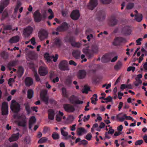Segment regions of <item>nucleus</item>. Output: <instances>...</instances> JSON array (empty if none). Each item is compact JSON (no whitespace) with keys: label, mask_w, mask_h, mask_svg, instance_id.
<instances>
[{"label":"nucleus","mask_w":147,"mask_h":147,"mask_svg":"<svg viewBox=\"0 0 147 147\" xmlns=\"http://www.w3.org/2000/svg\"><path fill=\"white\" fill-rule=\"evenodd\" d=\"M59 69L61 71L68 70L69 69L68 62L65 60H62L59 63Z\"/></svg>","instance_id":"obj_1"},{"label":"nucleus","mask_w":147,"mask_h":147,"mask_svg":"<svg viewBox=\"0 0 147 147\" xmlns=\"http://www.w3.org/2000/svg\"><path fill=\"white\" fill-rule=\"evenodd\" d=\"M69 28L68 24L65 22H63L61 25L58 26L56 29L57 31L63 32L66 31Z\"/></svg>","instance_id":"obj_2"},{"label":"nucleus","mask_w":147,"mask_h":147,"mask_svg":"<svg viewBox=\"0 0 147 147\" xmlns=\"http://www.w3.org/2000/svg\"><path fill=\"white\" fill-rule=\"evenodd\" d=\"M35 22H39L42 20V14L38 10H36L33 14Z\"/></svg>","instance_id":"obj_3"},{"label":"nucleus","mask_w":147,"mask_h":147,"mask_svg":"<svg viewBox=\"0 0 147 147\" xmlns=\"http://www.w3.org/2000/svg\"><path fill=\"white\" fill-rule=\"evenodd\" d=\"M1 113L3 115H7L8 113V104L5 102H3L2 104Z\"/></svg>","instance_id":"obj_4"},{"label":"nucleus","mask_w":147,"mask_h":147,"mask_svg":"<svg viewBox=\"0 0 147 147\" xmlns=\"http://www.w3.org/2000/svg\"><path fill=\"white\" fill-rule=\"evenodd\" d=\"M53 46L60 47L62 45V42L61 38L58 37H56L53 40Z\"/></svg>","instance_id":"obj_5"},{"label":"nucleus","mask_w":147,"mask_h":147,"mask_svg":"<svg viewBox=\"0 0 147 147\" xmlns=\"http://www.w3.org/2000/svg\"><path fill=\"white\" fill-rule=\"evenodd\" d=\"M125 39L123 37H117L114 39V41L113 42V45L114 46L120 45L121 43L125 42Z\"/></svg>","instance_id":"obj_6"},{"label":"nucleus","mask_w":147,"mask_h":147,"mask_svg":"<svg viewBox=\"0 0 147 147\" xmlns=\"http://www.w3.org/2000/svg\"><path fill=\"white\" fill-rule=\"evenodd\" d=\"M33 28L30 26H29L25 28L24 30V34L26 37H28L32 34Z\"/></svg>","instance_id":"obj_7"},{"label":"nucleus","mask_w":147,"mask_h":147,"mask_svg":"<svg viewBox=\"0 0 147 147\" xmlns=\"http://www.w3.org/2000/svg\"><path fill=\"white\" fill-rule=\"evenodd\" d=\"M80 16L79 10L76 9L73 11L70 15L71 18L74 20H78Z\"/></svg>","instance_id":"obj_8"},{"label":"nucleus","mask_w":147,"mask_h":147,"mask_svg":"<svg viewBox=\"0 0 147 147\" xmlns=\"http://www.w3.org/2000/svg\"><path fill=\"white\" fill-rule=\"evenodd\" d=\"M97 0H90L88 5V9L92 10L98 5Z\"/></svg>","instance_id":"obj_9"},{"label":"nucleus","mask_w":147,"mask_h":147,"mask_svg":"<svg viewBox=\"0 0 147 147\" xmlns=\"http://www.w3.org/2000/svg\"><path fill=\"white\" fill-rule=\"evenodd\" d=\"M113 53L104 55L101 59V61L103 63H105L109 61L111 59V56L113 54Z\"/></svg>","instance_id":"obj_10"},{"label":"nucleus","mask_w":147,"mask_h":147,"mask_svg":"<svg viewBox=\"0 0 147 147\" xmlns=\"http://www.w3.org/2000/svg\"><path fill=\"white\" fill-rule=\"evenodd\" d=\"M38 72L40 75L41 76H45L48 73L47 68L42 66L39 67Z\"/></svg>","instance_id":"obj_11"},{"label":"nucleus","mask_w":147,"mask_h":147,"mask_svg":"<svg viewBox=\"0 0 147 147\" xmlns=\"http://www.w3.org/2000/svg\"><path fill=\"white\" fill-rule=\"evenodd\" d=\"M109 24L111 26H114L116 25L118 22V20L115 17L113 16H111L109 18Z\"/></svg>","instance_id":"obj_12"},{"label":"nucleus","mask_w":147,"mask_h":147,"mask_svg":"<svg viewBox=\"0 0 147 147\" xmlns=\"http://www.w3.org/2000/svg\"><path fill=\"white\" fill-rule=\"evenodd\" d=\"M63 107L65 110L69 112L74 111L75 109L74 107L69 104H65L63 105Z\"/></svg>","instance_id":"obj_13"},{"label":"nucleus","mask_w":147,"mask_h":147,"mask_svg":"<svg viewBox=\"0 0 147 147\" xmlns=\"http://www.w3.org/2000/svg\"><path fill=\"white\" fill-rule=\"evenodd\" d=\"M18 118L21 119L18 123V125L19 126L25 127L26 126V120L25 117H22V116H19Z\"/></svg>","instance_id":"obj_14"},{"label":"nucleus","mask_w":147,"mask_h":147,"mask_svg":"<svg viewBox=\"0 0 147 147\" xmlns=\"http://www.w3.org/2000/svg\"><path fill=\"white\" fill-rule=\"evenodd\" d=\"M86 75V73L85 70L81 69L80 70L78 74V78L79 79H82L84 78Z\"/></svg>","instance_id":"obj_15"},{"label":"nucleus","mask_w":147,"mask_h":147,"mask_svg":"<svg viewBox=\"0 0 147 147\" xmlns=\"http://www.w3.org/2000/svg\"><path fill=\"white\" fill-rule=\"evenodd\" d=\"M122 32L125 34L129 35L131 32V28L128 26H125L122 29Z\"/></svg>","instance_id":"obj_16"},{"label":"nucleus","mask_w":147,"mask_h":147,"mask_svg":"<svg viewBox=\"0 0 147 147\" xmlns=\"http://www.w3.org/2000/svg\"><path fill=\"white\" fill-rule=\"evenodd\" d=\"M20 105L17 103L15 105H12L11 106V108L12 111L15 113H17L20 110Z\"/></svg>","instance_id":"obj_17"},{"label":"nucleus","mask_w":147,"mask_h":147,"mask_svg":"<svg viewBox=\"0 0 147 147\" xmlns=\"http://www.w3.org/2000/svg\"><path fill=\"white\" fill-rule=\"evenodd\" d=\"M25 83L26 86H30L32 85L33 83V80L31 78L29 77H26L25 80Z\"/></svg>","instance_id":"obj_18"},{"label":"nucleus","mask_w":147,"mask_h":147,"mask_svg":"<svg viewBox=\"0 0 147 147\" xmlns=\"http://www.w3.org/2000/svg\"><path fill=\"white\" fill-rule=\"evenodd\" d=\"M61 132L62 135L64 137L63 138V139L67 140L71 138V136L68 135V133L62 129H61Z\"/></svg>","instance_id":"obj_19"},{"label":"nucleus","mask_w":147,"mask_h":147,"mask_svg":"<svg viewBox=\"0 0 147 147\" xmlns=\"http://www.w3.org/2000/svg\"><path fill=\"white\" fill-rule=\"evenodd\" d=\"M20 134L17 133L16 134H14L12 135L9 138V140L10 142H12L17 140L19 137Z\"/></svg>","instance_id":"obj_20"},{"label":"nucleus","mask_w":147,"mask_h":147,"mask_svg":"<svg viewBox=\"0 0 147 147\" xmlns=\"http://www.w3.org/2000/svg\"><path fill=\"white\" fill-rule=\"evenodd\" d=\"M47 93V91H45L43 94H41L40 97L42 100L45 102L46 104L47 105L48 103L49 98L46 96Z\"/></svg>","instance_id":"obj_21"},{"label":"nucleus","mask_w":147,"mask_h":147,"mask_svg":"<svg viewBox=\"0 0 147 147\" xmlns=\"http://www.w3.org/2000/svg\"><path fill=\"white\" fill-rule=\"evenodd\" d=\"M48 34L47 32L45 31H42L40 34V38L41 40H42L45 39L47 38Z\"/></svg>","instance_id":"obj_22"},{"label":"nucleus","mask_w":147,"mask_h":147,"mask_svg":"<svg viewBox=\"0 0 147 147\" xmlns=\"http://www.w3.org/2000/svg\"><path fill=\"white\" fill-rule=\"evenodd\" d=\"M81 53V52L80 51L75 50L73 51L72 55L75 59H78L80 58Z\"/></svg>","instance_id":"obj_23"},{"label":"nucleus","mask_w":147,"mask_h":147,"mask_svg":"<svg viewBox=\"0 0 147 147\" xmlns=\"http://www.w3.org/2000/svg\"><path fill=\"white\" fill-rule=\"evenodd\" d=\"M19 37L18 36H16L12 37L9 40V42L11 43H16L19 41Z\"/></svg>","instance_id":"obj_24"},{"label":"nucleus","mask_w":147,"mask_h":147,"mask_svg":"<svg viewBox=\"0 0 147 147\" xmlns=\"http://www.w3.org/2000/svg\"><path fill=\"white\" fill-rule=\"evenodd\" d=\"M48 119L51 120H53L54 118L55 112L53 110H49L48 111Z\"/></svg>","instance_id":"obj_25"},{"label":"nucleus","mask_w":147,"mask_h":147,"mask_svg":"<svg viewBox=\"0 0 147 147\" xmlns=\"http://www.w3.org/2000/svg\"><path fill=\"white\" fill-rule=\"evenodd\" d=\"M24 105L25 106V109L27 114L29 115L31 113V111L29 103L28 102H26L25 103Z\"/></svg>","instance_id":"obj_26"},{"label":"nucleus","mask_w":147,"mask_h":147,"mask_svg":"<svg viewBox=\"0 0 147 147\" xmlns=\"http://www.w3.org/2000/svg\"><path fill=\"white\" fill-rule=\"evenodd\" d=\"M88 59L91 58L93 55V54L89 50L87 49L83 51Z\"/></svg>","instance_id":"obj_27"},{"label":"nucleus","mask_w":147,"mask_h":147,"mask_svg":"<svg viewBox=\"0 0 147 147\" xmlns=\"http://www.w3.org/2000/svg\"><path fill=\"white\" fill-rule=\"evenodd\" d=\"M77 131L78 134L79 136H82L83 133H87V131L83 127L78 128L77 130Z\"/></svg>","instance_id":"obj_28"},{"label":"nucleus","mask_w":147,"mask_h":147,"mask_svg":"<svg viewBox=\"0 0 147 147\" xmlns=\"http://www.w3.org/2000/svg\"><path fill=\"white\" fill-rule=\"evenodd\" d=\"M98 18L99 20L100 19H102L103 20L105 19V13L103 11H99L98 13Z\"/></svg>","instance_id":"obj_29"},{"label":"nucleus","mask_w":147,"mask_h":147,"mask_svg":"<svg viewBox=\"0 0 147 147\" xmlns=\"http://www.w3.org/2000/svg\"><path fill=\"white\" fill-rule=\"evenodd\" d=\"M34 92L32 89H29L27 91V98L31 99L33 97Z\"/></svg>","instance_id":"obj_30"},{"label":"nucleus","mask_w":147,"mask_h":147,"mask_svg":"<svg viewBox=\"0 0 147 147\" xmlns=\"http://www.w3.org/2000/svg\"><path fill=\"white\" fill-rule=\"evenodd\" d=\"M136 20L138 22H140L142 19V14H136L135 15Z\"/></svg>","instance_id":"obj_31"},{"label":"nucleus","mask_w":147,"mask_h":147,"mask_svg":"<svg viewBox=\"0 0 147 147\" xmlns=\"http://www.w3.org/2000/svg\"><path fill=\"white\" fill-rule=\"evenodd\" d=\"M122 65V63L120 61H119L114 66L115 69L118 70L120 69Z\"/></svg>","instance_id":"obj_32"},{"label":"nucleus","mask_w":147,"mask_h":147,"mask_svg":"<svg viewBox=\"0 0 147 147\" xmlns=\"http://www.w3.org/2000/svg\"><path fill=\"white\" fill-rule=\"evenodd\" d=\"M72 83V79L70 76H68L66 79L65 84L67 85H69Z\"/></svg>","instance_id":"obj_33"},{"label":"nucleus","mask_w":147,"mask_h":147,"mask_svg":"<svg viewBox=\"0 0 147 147\" xmlns=\"http://www.w3.org/2000/svg\"><path fill=\"white\" fill-rule=\"evenodd\" d=\"M62 94L63 96L65 98L68 97L66 89L65 87H63L61 88Z\"/></svg>","instance_id":"obj_34"},{"label":"nucleus","mask_w":147,"mask_h":147,"mask_svg":"<svg viewBox=\"0 0 147 147\" xmlns=\"http://www.w3.org/2000/svg\"><path fill=\"white\" fill-rule=\"evenodd\" d=\"M65 39V41H66L69 42L71 43H74V37L72 36H71L69 37H66Z\"/></svg>","instance_id":"obj_35"},{"label":"nucleus","mask_w":147,"mask_h":147,"mask_svg":"<svg viewBox=\"0 0 147 147\" xmlns=\"http://www.w3.org/2000/svg\"><path fill=\"white\" fill-rule=\"evenodd\" d=\"M18 60H13L10 62L8 64L9 66H16L18 62Z\"/></svg>","instance_id":"obj_36"},{"label":"nucleus","mask_w":147,"mask_h":147,"mask_svg":"<svg viewBox=\"0 0 147 147\" xmlns=\"http://www.w3.org/2000/svg\"><path fill=\"white\" fill-rule=\"evenodd\" d=\"M135 80L136 81L134 82V84L135 86H138L140 84L142 83V81L140 79L135 78Z\"/></svg>","instance_id":"obj_37"},{"label":"nucleus","mask_w":147,"mask_h":147,"mask_svg":"<svg viewBox=\"0 0 147 147\" xmlns=\"http://www.w3.org/2000/svg\"><path fill=\"white\" fill-rule=\"evenodd\" d=\"M77 98V96L73 95L70 97L69 100L71 103L74 104L75 101L74 100L76 99Z\"/></svg>","instance_id":"obj_38"},{"label":"nucleus","mask_w":147,"mask_h":147,"mask_svg":"<svg viewBox=\"0 0 147 147\" xmlns=\"http://www.w3.org/2000/svg\"><path fill=\"white\" fill-rule=\"evenodd\" d=\"M24 142L26 144H30V137L29 136H26L24 139Z\"/></svg>","instance_id":"obj_39"},{"label":"nucleus","mask_w":147,"mask_h":147,"mask_svg":"<svg viewBox=\"0 0 147 147\" xmlns=\"http://www.w3.org/2000/svg\"><path fill=\"white\" fill-rule=\"evenodd\" d=\"M52 137L55 140H58L59 138V134L56 132H54L53 133Z\"/></svg>","instance_id":"obj_40"},{"label":"nucleus","mask_w":147,"mask_h":147,"mask_svg":"<svg viewBox=\"0 0 147 147\" xmlns=\"http://www.w3.org/2000/svg\"><path fill=\"white\" fill-rule=\"evenodd\" d=\"M24 72L23 68L21 66L19 67L18 69V74L20 75V76H21L23 75Z\"/></svg>","instance_id":"obj_41"},{"label":"nucleus","mask_w":147,"mask_h":147,"mask_svg":"<svg viewBox=\"0 0 147 147\" xmlns=\"http://www.w3.org/2000/svg\"><path fill=\"white\" fill-rule=\"evenodd\" d=\"M47 140V138L45 137H43L40 139L38 141V144H42L46 142Z\"/></svg>","instance_id":"obj_42"},{"label":"nucleus","mask_w":147,"mask_h":147,"mask_svg":"<svg viewBox=\"0 0 147 147\" xmlns=\"http://www.w3.org/2000/svg\"><path fill=\"white\" fill-rule=\"evenodd\" d=\"M98 47L96 45H93L92 46V50L94 53H97L98 51Z\"/></svg>","instance_id":"obj_43"},{"label":"nucleus","mask_w":147,"mask_h":147,"mask_svg":"<svg viewBox=\"0 0 147 147\" xmlns=\"http://www.w3.org/2000/svg\"><path fill=\"white\" fill-rule=\"evenodd\" d=\"M90 88L86 86H85L84 87V90L82 91V92L83 93L87 94L88 93V92L90 90Z\"/></svg>","instance_id":"obj_44"},{"label":"nucleus","mask_w":147,"mask_h":147,"mask_svg":"<svg viewBox=\"0 0 147 147\" xmlns=\"http://www.w3.org/2000/svg\"><path fill=\"white\" fill-rule=\"evenodd\" d=\"M36 119L34 116H32L30 119L29 122L34 124L36 122Z\"/></svg>","instance_id":"obj_45"},{"label":"nucleus","mask_w":147,"mask_h":147,"mask_svg":"<svg viewBox=\"0 0 147 147\" xmlns=\"http://www.w3.org/2000/svg\"><path fill=\"white\" fill-rule=\"evenodd\" d=\"M2 3L3 6L6 7L9 4V0H3L2 2Z\"/></svg>","instance_id":"obj_46"},{"label":"nucleus","mask_w":147,"mask_h":147,"mask_svg":"<svg viewBox=\"0 0 147 147\" xmlns=\"http://www.w3.org/2000/svg\"><path fill=\"white\" fill-rule=\"evenodd\" d=\"M88 144V142L87 141L85 140H83L81 141L78 143V144L79 145H80L82 144L84 145L87 144Z\"/></svg>","instance_id":"obj_47"},{"label":"nucleus","mask_w":147,"mask_h":147,"mask_svg":"<svg viewBox=\"0 0 147 147\" xmlns=\"http://www.w3.org/2000/svg\"><path fill=\"white\" fill-rule=\"evenodd\" d=\"M134 4L132 3H130L128 4L127 5L126 9H130L133 8L134 6Z\"/></svg>","instance_id":"obj_48"},{"label":"nucleus","mask_w":147,"mask_h":147,"mask_svg":"<svg viewBox=\"0 0 147 147\" xmlns=\"http://www.w3.org/2000/svg\"><path fill=\"white\" fill-rule=\"evenodd\" d=\"M44 57L48 61H51V59L49 53H45Z\"/></svg>","instance_id":"obj_49"},{"label":"nucleus","mask_w":147,"mask_h":147,"mask_svg":"<svg viewBox=\"0 0 147 147\" xmlns=\"http://www.w3.org/2000/svg\"><path fill=\"white\" fill-rule=\"evenodd\" d=\"M12 30V26L11 25H7L5 26L3 29L4 30Z\"/></svg>","instance_id":"obj_50"},{"label":"nucleus","mask_w":147,"mask_h":147,"mask_svg":"<svg viewBox=\"0 0 147 147\" xmlns=\"http://www.w3.org/2000/svg\"><path fill=\"white\" fill-rule=\"evenodd\" d=\"M100 2L104 4H108L110 3L111 0H100Z\"/></svg>","instance_id":"obj_51"},{"label":"nucleus","mask_w":147,"mask_h":147,"mask_svg":"<svg viewBox=\"0 0 147 147\" xmlns=\"http://www.w3.org/2000/svg\"><path fill=\"white\" fill-rule=\"evenodd\" d=\"M34 76L35 77V79L36 81H39V80H40L39 77L36 71H35L34 72Z\"/></svg>","instance_id":"obj_52"},{"label":"nucleus","mask_w":147,"mask_h":147,"mask_svg":"<svg viewBox=\"0 0 147 147\" xmlns=\"http://www.w3.org/2000/svg\"><path fill=\"white\" fill-rule=\"evenodd\" d=\"M42 20L44 21L47 17V14L46 11H45L42 13Z\"/></svg>","instance_id":"obj_53"},{"label":"nucleus","mask_w":147,"mask_h":147,"mask_svg":"<svg viewBox=\"0 0 147 147\" xmlns=\"http://www.w3.org/2000/svg\"><path fill=\"white\" fill-rule=\"evenodd\" d=\"M92 135L90 133H89L86 136L85 138L88 140H90L92 138Z\"/></svg>","instance_id":"obj_54"},{"label":"nucleus","mask_w":147,"mask_h":147,"mask_svg":"<svg viewBox=\"0 0 147 147\" xmlns=\"http://www.w3.org/2000/svg\"><path fill=\"white\" fill-rule=\"evenodd\" d=\"M93 80L94 82L96 83H98L99 81V79L96 76L93 77Z\"/></svg>","instance_id":"obj_55"},{"label":"nucleus","mask_w":147,"mask_h":147,"mask_svg":"<svg viewBox=\"0 0 147 147\" xmlns=\"http://www.w3.org/2000/svg\"><path fill=\"white\" fill-rule=\"evenodd\" d=\"M143 142V140H138L135 142V144L136 146L140 145Z\"/></svg>","instance_id":"obj_56"},{"label":"nucleus","mask_w":147,"mask_h":147,"mask_svg":"<svg viewBox=\"0 0 147 147\" xmlns=\"http://www.w3.org/2000/svg\"><path fill=\"white\" fill-rule=\"evenodd\" d=\"M116 118L119 121L121 122L123 121L125 119V118L123 117H123H120L118 115H117Z\"/></svg>","instance_id":"obj_57"},{"label":"nucleus","mask_w":147,"mask_h":147,"mask_svg":"<svg viewBox=\"0 0 147 147\" xmlns=\"http://www.w3.org/2000/svg\"><path fill=\"white\" fill-rule=\"evenodd\" d=\"M135 69V68L134 67H129L127 69V71H129L131 70L133 72Z\"/></svg>","instance_id":"obj_58"},{"label":"nucleus","mask_w":147,"mask_h":147,"mask_svg":"<svg viewBox=\"0 0 147 147\" xmlns=\"http://www.w3.org/2000/svg\"><path fill=\"white\" fill-rule=\"evenodd\" d=\"M96 72V69H91L88 71V73L90 74H95Z\"/></svg>","instance_id":"obj_59"},{"label":"nucleus","mask_w":147,"mask_h":147,"mask_svg":"<svg viewBox=\"0 0 147 147\" xmlns=\"http://www.w3.org/2000/svg\"><path fill=\"white\" fill-rule=\"evenodd\" d=\"M142 38H138V39L136 40V42L137 43L136 45H140L141 43L140 42L141 41H142Z\"/></svg>","instance_id":"obj_60"},{"label":"nucleus","mask_w":147,"mask_h":147,"mask_svg":"<svg viewBox=\"0 0 147 147\" xmlns=\"http://www.w3.org/2000/svg\"><path fill=\"white\" fill-rule=\"evenodd\" d=\"M121 145L122 147H125L127 146V144L126 142V140H125V141L122 142L121 143Z\"/></svg>","instance_id":"obj_61"},{"label":"nucleus","mask_w":147,"mask_h":147,"mask_svg":"<svg viewBox=\"0 0 147 147\" xmlns=\"http://www.w3.org/2000/svg\"><path fill=\"white\" fill-rule=\"evenodd\" d=\"M115 131L114 129H109L108 132H106L105 133L106 134H109L112 135L113 134Z\"/></svg>","instance_id":"obj_62"},{"label":"nucleus","mask_w":147,"mask_h":147,"mask_svg":"<svg viewBox=\"0 0 147 147\" xmlns=\"http://www.w3.org/2000/svg\"><path fill=\"white\" fill-rule=\"evenodd\" d=\"M90 117V115H88L87 116H84L83 118V121L84 122H86L88 121Z\"/></svg>","instance_id":"obj_63"},{"label":"nucleus","mask_w":147,"mask_h":147,"mask_svg":"<svg viewBox=\"0 0 147 147\" xmlns=\"http://www.w3.org/2000/svg\"><path fill=\"white\" fill-rule=\"evenodd\" d=\"M71 45L75 47H78L80 46L79 44L77 42H74L71 43Z\"/></svg>","instance_id":"obj_64"}]
</instances>
